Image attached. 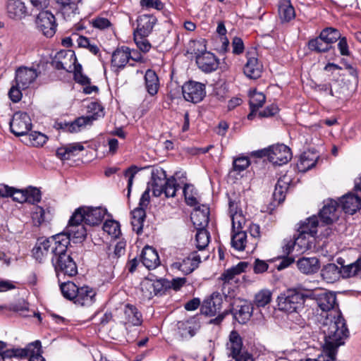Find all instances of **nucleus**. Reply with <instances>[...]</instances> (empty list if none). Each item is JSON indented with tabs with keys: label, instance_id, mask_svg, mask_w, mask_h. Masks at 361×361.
<instances>
[{
	"label": "nucleus",
	"instance_id": "1",
	"mask_svg": "<svg viewBox=\"0 0 361 361\" xmlns=\"http://www.w3.org/2000/svg\"><path fill=\"white\" fill-rule=\"evenodd\" d=\"M324 334V344L322 353L317 359L306 361H335L338 348L344 344V339L348 337L349 331L341 312L327 314L321 326Z\"/></svg>",
	"mask_w": 361,
	"mask_h": 361
},
{
	"label": "nucleus",
	"instance_id": "2",
	"mask_svg": "<svg viewBox=\"0 0 361 361\" xmlns=\"http://www.w3.org/2000/svg\"><path fill=\"white\" fill-rule=\"evenodd\" d=\"M106 209L102 207H81L75 210L71 216L66 231L76 242H82L86 237L87 231L83 225H99L104 219Z\"/></svg>",
	"mask_w": 361,
	"mask_h": 361
},
{
	"label": "nucleus",
	"instance_id": "3",
	"mask_svg": "<svg viewBox=\"0 0 361 361\" xmlns=\"http://www.w3.org/2000/svg\"><path fill=\"white\" fill-rule=\"evenodd\" d=\"M71 240L77 243L76 239H73V237L71 236L66 231L63 238L61 240V243L58 245L59 247H61L60 251L57 250L54 257H51V264L58 276L63 274L73 276L78 273L76 263L68 252V246Z\"/></svg>",
	"mask_w": 361,
	"mask_h": 361
},
{
	"label": "nucleus",
	"instance_id": "4",
	"mask_svg": "<svg viewBox=\"0 0 361 361\" xmlns=\"http://www.w3.org/2000/svg\"><path fill=\"white\" fill-rule=\"evenodd\" d=\"M66 234V229L63 232L52 235L48 238H39L32 249V255L36 260L42 262L47 257H54L57 250L60 251L61 240L63 238Z\"/></svg>",
	"mask_w": 361,
	"mask_h": 361
},
{
	"label": "nucleus",
	"instance_id": "5",
	"mask_svg": "<svg viewBox=\"0 0 361 361\" xmlns=\"http://www.w3.org/2000/svg\"><path fill=\"white\" fill-rule=\"evenodd\" d=\"M152 190L155 197L164 194L166 197H173L179 187L174 177L166 178L164 171L152 173Z\"/></svg>",
	"mask_w": 361,
	"mask_h": 361
},
{
	"label": "nucleus",
	"instance_id": "6",
	"mask_svg": "<svg viewBox=\"0 0 361 361\" xmlns=\"http://www.w3.org/2000/svg\"><path fill=\"white\" fill-rule=\"evenodd\" d=\"M307 295L296 290H288L278 296L279 310L287 313L298 312L303 308Z\"/></svg>",
	"mask_w": 361,
	"mask_h": 361
},
{
	"label": "nucleus",
	"instance_id": "7",
	"mask_svg": "<svg viewBox=\"0 0 361 361\" xmlns=\"http://www.w3.org/2000/svg\"><path fill=\"white\" fill-rule=\"evenodd\" d=\"M88 112L91 114L85 116H81L75 119L73 122L66 125V129L69 133H77L87 126L92 125L93 121L104 116V109L97 102H91L88 106Z\"/></svg>",
	"mask_w": 361,
	"mask_h": 361
},
{
	"label": "nucleus",
	"instance_id": "8",
	"mask_svg": "<svg viewBox=\"0 0 361 361\" xmlns=\"http://www.w3.org/2000/svg\"><path fill=\"white\" fill-rule=\"evenodd\" d=\"M226 350L228 358V361H254L250 354L243 350L241 337L235 331L231 332Z\"/></svg>",
	"mask_w": 361,
	"mask_h": 361
},
{
	"label": "nucleus",
	"instance_id": "9",
	"mask_svg": "<svg viewBox=\"0 0 361 361\" xmlns=\"http://www.w3.org/2000/svg\"><path fill=\"white\" fill-rule=\"evenodd\" d=\"M9 126L11 132L15 135H25L32 128L30 117L27 113L16 112L10 121Z\"/></svg>",
	"mask_w": 361,
	"mask_h": 361
},
{
	"label": "nucleus",
	"instance_id": "10",
	"mask_svg": "<svg viewBox=\"0 0 361 361\" xmlns=\"http://www.w3.org/2000/svg\"><path fill=\"white\" fill-rule=\"evenodd\" d=\"M36 25L39 31L45 37H51L56 32V23L54 16L48 11H42L37 16Z\"/></svg>",
	"mask_w": 361,
	"mask_h": 361
},
{
	"label": "nucleus",
	"instance_id": "11",
	"mask_svg": "<svg viewBox=\"0 0 361 361\" xmlns=\"http://www.w3.org/2000/svg\"><path fill=\"white\" fill-rule=\"evenodd\" d=\"M182 93L186 101L198 103L206 94L205 87L200 82L190 80L182 86Z\"/></svg>",
	"mask_w": 361,
	"mask_h": 361
},
{
	"label": "nucleus",
	"instance_id": "12",
	"mask_svg": "<svg viewBox=\"0 0 361 361\" xmlns=\"http://www.w3.org/2000/svg\"><path fill=\"white\" fill-rule=\"evenodd\" d=\"M307 295L308 298H314L318 307L324 312L331 311L337 305L336 294L332 292L322 290L312 292Z\"/></svg>",
	"mask_w": 361,
	"mask_h": 361
},
{
	"label": "nucleus",
	"instance_id": "13",
	"mask_svg": "<svg viewBox=\"0 0 361 361\" xmlns=\"http://www.w3.org/2000/svg\"><path fill=\"white\" fill-rule=\"evenodd\" d=\"M292 158L290 149L283 145L277 144L269 147V161L276 165L288 163Z\"/></svg>",
	"mask_w": 361,
	"mask_h": 361
},
{
	"label": "nucleus",
	"instance_id": "14",
	"mask_svg": "<svg viewBox=\"0 0 361 361\" xmlns=\"http://www.w3.org/2000/svg\"><path fill=\"white\" fill-rule=\"evenodd\" d=\"M200 262V255L197 252H193L182 260L173 262L171 264V269L180 271L183 274L187 275L192 272Z\"/></svg>",
	"mask_w": 361,
	"mask_h": 361
},
{
	"label": "nucleus",
	"instance_id": "15",
	"mask_svg": "<svg viewBox=\"0 0 361 361\" xmlns=\"http://www.w3.org/2000/svg\"><path fill=\"white\" fill-rule=\"evenodd\" d=\"M130 56V48L123 46L116 49L111 55V70L118 75L129 63Z\"/></svg>",
	"mask_w": 361,
	"mask_h": 361
},
{
	"label": "nucleus",
	"instance_id": "16",
	"mask_svg": "<svg viewBox=\"0 0 361 361\" xmlns=\"http://www.w3.org/2000/svg\"><path fill=\"white\" fill-rule=\"evenodd\" d=\"M247 267L246 262H241L236 266L226 270L220 277V280L223 281L222 289L225 290L227 287L230 289L228 287L230 285H235L238 281V276L245 270Z\"/></svg>",
	"mask_w": 361,
	"mask_h": 361
},
{
	"label": "nucleus",
	"instance_id": "17",
	"mask_svg": "<svg viewBox=\"0 0 361 361\" xmlns=\"http://www.w3.org/2000/svg\"><path fill=\"white\" fill-rule=\"evenodd\" d=\"M223 298L218 292H214L209 298L204 300L201 306V312L208 316H214L220 312Z\"/></svg>",
	"mask_w": 361,
	"mask_h": 361
},
{
	"label": "nucleus",
	"instance_id": "18",
	"mask_svg": "<svg viewBox=\"0 0 361 361\" xmlns=\"http://www.w3.org/2000/svg\"><path fill=\"white\" fill-rule=\"evenodd\" d=\"M38 76L37 71L34 68L20 67L16 71V77L13 82L25 90L36 80Z\"/></svg>",
	"mask_w": 361,
	"mask_h": 361
},
{
	"label": "nucleus",
	"instance_id": "19",
	"mask_svg": "<svg viewBox=\"0 0 361 361\" xmlns=\"http://www.w3.org/2000/svg\"><path fill=\"white\" fill-rule=\"evenodd\" d=\"M121 322L126 329L132 326H140L142 323V314L135 306L126 304L123 309Z\"/></svg>",
	"mask_w": 361,
	"mask_h": 361
},
{
	"label": "nucleus",
	"instance_id": "20",
	"mask_svg": "<svg viewBox=\"0 0 361 361\" xmlns=\"http://www.w3.org/2000/svg\"><path fill=\"white\" fill-rule=\"evenodd\" d=\"M56 1L60 5L61 13L66 20L71 21L80 18L78 15L79 14L78 4L81 0H56Z\"/></svg>",
	"mask_w": 361,
	"mask_h": 361
},
{
	"label": "nucleus",
	"instance_id": "21",
	"mask_svg": "<svg viewBox=\"0 0 361 361\" xmlns=\"http://www.w3.org/2000/svg\"><path fill=\"white\" fill-rule=\"evenodd\" d=\"M157 21L156 17L153 15L144 14L140 16L137 19V27L133 33L149 36L152 32Z\"/></svg>",
	"mask_w": 361,
	"mask_h": 361
},
{
	"label": "nucleus",
	"instance_id": "22",
	"mask_svg": "<svg viewBox=\"0 0 361 361\" xmlns=\"http://www.w3.org/2000/svg\"><path fill=\"white\" fill-rule=\"evenodd\" d=\"M96 290L87 286L80 287L74 303L80 306L89 307L96 301Z\"/></svg>",
	"mask_w": 361,
	"mask_h": 361
},
{
	"label": "nucleus",
	"instance_id": "23",
	"mask_svg": "<svg viewBox=\"0 0 361 361\" xmlns=\"http://www.w3.org/2000/svg\"><path fill=\"white\" fill-rule=\"evenodd\" d=\"M338 203L334 200L326 202L319 212V216L323 224H331L338 218L337 212Z\"/></svg>",
	"mask_w": 361,
	"mask_h": 361
},
{
	"label": "nucleus",
	"instance_id": "24",
	"mask_svg": "<svg viewBox=\"0 0 361 361\" xmlns=\"http://www.w3.org/2000/svg\"><path fill=\"white\" fill-rule=\"evenodd\" d=\"M198 67L204 72L210 73L217 69L219 63L216 56L210 52H204L196 57Z\"/></svg>",
	"mask_w": 361,
	"mask_h": 361
},
{
	"label": "nucleus",
	"instance_id": "25",
	"mask_svg": "<svg viewBox=\"0 0 361 361\" xmlns=\"http://www.w3.org/2000/svg\"><path fill=\"white\" fill-rule=\"evenodd\" d=\"M247 61L245 63L243 72L250 79H257L261 76L262 65L255 56H250V52L247 54Z\"/></svg>",
	"mask_w": 361,
	"mask_h": 361
},
{
	"label": "nucleus",
	"instance_id": "26",
	"mask_svg": "<svg viewBox=\"0 0 361 361\" xmlns=\"http://www.w3.org/2000/svg\"><path fill=\"white\" fill-rule=\"evenodd\" d=\"M53 214L51 208L44 209L40 206L35 207L31 214L32 221L35 226H40L47 222H49Z\"/></svg>",
	"mask_w": 361,
	"mask_h": 361
},
{
	"label": "nucleus",
	"instance_id": "27",
	"mask_svg": "<svg viewBox=\"0 0 361 361\" xmlns=\"http://www.w3.org/2000/svg\"><path fill=\"white\" fill-rule=\"evenodd\" d=\"M141 259L143 265L148 269H154L160 264L157 252L149 246H146L143 248L141 254Z\"/></svg>",
	"mask_w": 361,
	"mask_h": 361
},
{
	"label": "nucleus",
	"instance_id": "28",
	"mask_svg": "<svg viewBox=\"0 0 361 361\" xmlns=\"http://www.w3.org/2000/svg\"><path fill=\"white\" fill-rule=\"evenodd\" d=\"M209 208L202 205V208H197L191 215V220L195 228H203L209 224Z\"/></svg>",
	"mask_w": 361,
	"mask_h": 361
},
{
	"label": "nucleus",
	"instance_id": "29",
	"mask_svg": "<svg viewBox=\"0 0 361 361\" xmlns=\"http://www.w3.org/2000/svg\"><path fill=\"white\" fill-rule=\"evenodd\" d=\"M340 203L345 213L353 214L360 209L361 199L353 194H348L341 198Z\"/></svg>",
	"mask_w": 361,
	"mask_h": 361
},
{
	"label": "nucleus",
	"instance_id": "30",
	"mask_svg": "<svg viewBox=\"0 0 361 361\" xmlns=\"http://www.w3.org/2000/svg\"><path fill=\"white\" fill-rule=\"evenodd\" d=\"M298 269L305 274H312L320 268L319 261L317 257H302L297 261Z\"/></svg>",
	"mask_w": 361,
	"mask_h": 361
},
{
	"label": "nucleus",
	"instance_id": "31",
	"mask_svg": "<svg viewBox=\"0 0 361 361\" xmlns=\"http://www.w3.org/2000/svg\"><path fill=\"white\" fill-rule=\"evenodd\" d=\"M319 159V155L311 150L304 152L297 164L299 171L305 172L313 168Z\"/></svg>",
	"mask_w": 361,
	"mask_h": 361
},
{
	"label": "nucleus",
	"instance_id": "32",
	"mask_svg": "<svg viewBox=\"0 0 361 361\" xmlns=\"http://www.w3.org/2000/svg\"><path fill=\"white\" fill-rule=\"evenodd\" d=\"M7 12L11 18L21 19L27 15V8L21 0H8Z\"/></svg>",
	"mask_w": 361,
	"mask_h": 361
},
{
	"label": "nucleus",
	"instance_id": "33",
	"mask_svg": "<svg viewBox=\"0 0 361 361\" xmlns=\"http://www.w3.org/2000/svg\"><path fill=\"white\" fill-rule=\"evenodd\" d=\"M131 224L133 230L137 234L142 232L143 225L146 217L145 209L137 207L131 212Z\"/></svg>",
	"mask_w": 361,
	"mask_h": 361
},
{
	"label": "nucleus",
	"instance_id": "34",
	"mask_svg": "<svg viewBox=\"0 0 361 361\" xmlns=\"http://www.w3.org/2000/svg\"><path fill=\"white\" fill-rule=\"evenodd\" d=\"M145 84L147 92L152 95H155L159 88V78L154 71L148 69L145 74Z\"/></svg>",
	"mask_w": 361,
	"mask_h": 361
},
{
	"label": "nucleus",
	"instance_id": "35",
	"mask_svg": "<svg viewBox=\"0 0 361 361\" xmlns=\"http://www.w3.org/2000/svg\"><path fill=\"white\" fill-rule=\"evenodd\" d=\"M343 267L339 268L335 264H328L322 269L321 275L326 281L332 283L338 280L341 274L343 275Z\"/></svg>",
	"mask_w": 361,
	"mask_h": 361
},
{
	"label": "nucleus",
	"instance_id": "36",
	"mask_svg": "<svg viewBox=\"0 0 361 361\" xmlns=\"http://www.w3.org/2000/svg\"><path fill=\"white\" fill-rule=\"evenodd\" d=\"M318 227H319L318 216L314 215L300 224L298 232L309 235L310 238L312 236L315 238Z\"/></svg>",
	"mask_w": 361,
	"mask_h": 361
},
{
	"label": "nucleus",
	"instance_id": "37",
	"mask_svg": "<svg viewBox=\"0 0 361 361\" xmlns=\"http://www.w3.org/2000/svg\"><path fill=\"white\" fill-rule=\"evenodd\" d=\"M8 310L18 312L23 317H37L40 319L39 314L35 312L34 310H30L28 303L24 299L11 304Z\"/></svg>",
	"mask_w": 361,
	"mask_h": 361
},
{
	"label": "nucleus",
	"instance_id": "38",
	"mask_svg": "<svg viewBox=\"0 0 361 361\" xmlns=\"http://www.w3.org/2000/svg\"><path fill=\"white\" fill-rule=\"evenodd\" d=\"M298 233V235L294 238L296 251L298 252H304L312 249L314 244L315 238L313 236L310 238L309 235L301 232Z\"/></svg>",
	"mask_w": 361,
	"mask_h": 361
},
{
	"label": "nucleus",
	"instance_id": "39",
	"mask_svg": "<svg viewBox=\"0 0 361 361\" xmlns=\"http://www.w3.org/2000/svg\"><path fill=\"white\" fill-rule=\"evenodd\" d=\"M279 13L282 21L288 22L295 16V9L289 1H283L279 6Z\"/></svg>",
	"mask_w": 361,
	"mask_h": 361
},
{
	"label": "nucleus",
	"instance_id": "40",
	"mask_svg": "<svg viewBox=\"0 0 361 361\" xmlns=\"http://www.w3.org/2000/svg\"><path fill=\"white\" fill-rule=\"evenodd\" d=\"M252 315L251 307L250 305L244 302L243 304L237 306V308L233 312L234 318L240 323L245 324L250 319Z\"/></svg>",
	"mask_w": 361,
	"mask_h": 361
},
{
	"label": "nucleus",
	"instance_id": "41",
	"mask_svg": "<svg viewBox=\"0 0 361 361\" xmlns=\"http://www.w3.org/2000/svg\"><path fill=\"white\" fill-rule=\"evenodd\" d=\"M231 245L238 251H243L245 248L247 243V234L244 231H232Z\"/></svg>",
	"mask_w": 361,
	"mask_h": 361
},
{
	"label": "nucleus",
	"instance_id": "42",
	"mask_svg": "<svg viewBox=\"0 0 361 361\" xmlns=\"http://www.w3.org/2000/svg\"><path fill=\"white\" fill-rule=\"evenodd\" d=\"M60 55L64 56V59H68L69 61V63L67 61H57L56 63V68L57 69H63L68 72L73 71V68L77 62V58L73 51H66L65 53H61Z\"/></svg>",
	"mask_w": 361,
	"mask_h": 361
},
{
	"label": "nucleus",
	"instance_id": "43",
	"mask_svg": "<svg viewBox=\"0 0 361 361\" xmlns=\"http://www.w3.org/2000/svg\"><path fill=\"white\" fill-rule=\"evenodd\" d=\"M343 276L350 278L358 276L361 278V256L353 263L343 267Z\"/></svg>",
	"mask_w": 361,
	"mask_h": 361
},
{
	"label": "nucleus",
	"instance_id": "44",
	"mask_svg": "<svg viewBox=\"0 0 361 361\" xmlns=\"http://www.w3.org/2000/svg\"><path fill=\"white\" fill-rule=\"evenodd\" d=\"M32 345H27L25 348H12L7 350H2L0 351V355L3 357V360L5 361L6 358L16 357H26L27 352L30 350V348Z\"/></svg>",
	"mask_w": 361,
	"mask_h": 361
},
{
	"label": "nucleus",
	"instance_id": "45",
	"mask_svg": "<svg viewBox=\"0 0 361 361\" xmlns=\"http://www.w3.org/2000/svg\"><path fill=\"white\" fill-rule=\"evenodd\" d=\"M216 32L220 36L221 45L216 48V50L221 54H225L229 47V41L226 37L227 30L223 22H219L216 27Z\"/></svg>",
	"mask_w": 361,
	"mask_h": 361
},
{
	"label": "nucleus",
	"instance_id": "46",
	"mask_svg": "<svg viewBox=\"0 0 361 361\" xmlns=\"http://www.w3.org/2000/svg\"><path fill=\"white\" fill-rule=\"evenodd\" d=\"M308 47L310 50L318 53L328 51L332 48L331 45H329L324 39L322 38L321 35L315 39L309 41Z\"/></svg>",
	"mask_w": 361,
	"mask_h": 361
},
{
	"label": "nucleus",
	"instance_id": "47",
	"mask_svg": "<svg viewBox=\"0 0 361 361\" xmlns=\"http://www.w3.org/2000/svg\"><path fill=\"white\" fill-rule=\"evenodd\" d=\"M60 288L64 298L74 301L75 295H77V293L80 288L73 282L68 281L61 283Z\"/></svg>",
	"mask_w": 361,
	"mask_h": 361
},
{
	"label": "nucleus",
	"instance_id": "48",
	"mask_svg": "<svg viewBox=\"0 0 361 361\" xmlns=\"http://www.w3.org/2000/svg\"><path fill=\"white\" fill-rule=\"evenodd\" d=\"M178 332L182 338H190L195 334V331L189 321L178 322Z\"/></svg>",
	"mask_w": 361,
	"mask_h": 361
},
{
	"label": "nucleus",
	"instance_id": "49",
	"mask_svg": "<svg viewBox=\"0 0 361 361\" xmlns=\"http://www.w3.org/2000/svg\"><path fill=\"white\" fill-rule=\"evenodd\" d=\"M197 233L195 235V240H196V246L200 250H204L206 247H207L209 243V233L205 229L203 228H196Z\"/></svg>",
	"mask_w": 361,
	"mask_h": 361
},
{
	"label": "nucleus",
	"instance_id": "50",
	"mask_svg": "<svg viewBox=\"0 0 361 361\" xmlns=\"http://www.w3.org/2000/svg\"><path fill=\"white\" fill-rule=\"evenodd\" d=\"M266 97L262 92L254 91L250 97V108L252 111H257L265 102Z\"/></svg>",
	"mask_w": 361,
	"mask_h": 361
},
{
	"label": "nucleus",
	"instance_id": "51",
	"mask_svg": "<svg viewBox=\"0 0 361 361\" xmlns=\"http://www.w3.org/2000/svg\"><path fill=\"white\" fill-rule=\"evenodd\" d=\"M320 35H322V38H324L326 43L331 46L332 44L338 40L341 37L339 31L332 27H327L324 29L321 32Z\"/></svg>",
	"mask_w": 361,
	"mask_h": 361
},
{
	"label": "nucleus",
	"instance_id": "52",
	"mask_svg": "<svg viewBox=\"0 0 361 361\" xmlns=\"http://www.w3.org/2000/svg\"><path fill=\"white\" fill-rule=\"evenodd\" d=\"M29 345H32V347L30 348V350L27 352V357H29V361H45L41 355V343L39 341H36Z\"/></svg>",
	"mask_w": 361,
	"mask_h": 361
},
{
	"label": "nucleus",
	"instance_id": "53",
	"mask_svg": "<svg viewBox=\"0 0 361 361\" xmlns=\"http://www.w3.org/2000/svg\"><path fill=\"white\" fill-rule=\"evenodd\" d=\"M271 293L269 290H262L255 297V304L258 307H264L271 301Z\"/></svg>",
	"mask_w": 361,
	"mask_h": 361
},
{
	"label": "nucleus",
	"instance_id": "54",
	"mask_svg": "<svg viewBox=\"0 0 361 361\" xmlns=\"http://www.w3.org/2000/svg\"><path fill=\"white\" fill-rule=\"evenodd\" d=\"M103 230L114 238H118L121 234L120 224L115 220H106L103 225Z\"/></svg>",
	"mask_w": 361,
	"mask_h": 361
},
{
	"label": "nucleus",
	"instance_id": "55",
	"mask_svg": "<svg viewBox=\"0 0 361 361\" xmlns=\"http://www.w3.org/2000/svg\"><path fill=\"white\" fill-rule=\"evenodd\" d=\"M79 39L78 47L85 48L94 55H97L99 53V48L97 44L89 38L80 35Z\"/></svg>",
	"mask_w": 361,
	"mask_h": 361
},
{
	"label": "nucleus",
	"instance_id": "56",
	"mask_svg": "<svg viewBox=\"0 0 361 361\" xmlns=\"http://www.w3.org/2000/svg\"><path fill=\"white\" fill-rule=\"evenodd\" d=\"M30 144L33 147H42L47 141L48 137L43 133L34 131L28 135Z\"/></svg>",
	"mask_w": 361,
	"mask_h": 361
},
{
	"label": "nucleus",
	"instance_id": "57",
	"mask_svg": "<svg viewBox=\"0 0 361 361\" xmlns=\"http://www.w3.org/2000/svg\"><path fill=\"white\" fill-rule=\"evenodd\" d=\"M147 37L148 36H142L140 34L133 33L134 42L137 47L144 53L148 52L152 47L151 44L147 39Z\"/></svg>",
	"mask_w": 361,
	"mask_h": 361
},
{
	"label": "nucleus",
	"instance_id": "58",
	"mask_svg": "<svg viewBox=\"0 0 361 361\" xmlns=\"http://www.w3.org/2000/svg\"><path fill=\"white\" fill-rule=\"evenodd\" d=\"M153 281L145 279L140 283V290L145 299H150L154 295Z\"/></svg>",
	"mask_w": 361,
	"mask_h": 361
},
{
	"label": "nucleus",
	"instance_id": "59",
	"mask_svg": "<svg viewBox=\"0 0 361 361\" xmlns=\"http://www.w3.org/2000/svg\"><path fill=\"white\" fill-rule=\"evenodd\" d=\"M194 187L189 184H185L183 190L185 202L190 206H195L197 204V200L194 195Z\"/></svg>",
	"mask_w": 361,
	"mask_h": 361
},
{
	"label": "nucleus",
	"instance_id": "60",
	"mask_svg": "<svg viewBox=\"0 0 361 361\" xmlns=\"http://www.w3.org/2000/svg\"><path fill=\"white\" fill-rule=\"evenodd\" d=\"M228 212L230 216L241 212L239 208V197L235 194L228 195Z\"/></svg>",
	"mask_w": 361,
	"mask_h": 361
},
{
	"label": "nucleus",
	"instance_id": "61",
	"mask_svg": "<svg viewBox=\"0 0 361 361\" xmlns=\"http://www.w3.org/2000/svg\"><path fill=\"white\" fill-rule=\"evenodd\" d=\"M250 165V160L247 157H238L233 161V170L237 173L245 171Z\"/></svg>",
	"mask_w": 361,
	"mask_h": 361
},
{
	"label": "nucleus",
	"instance_id": "62",
	"mask_svg": "<svg viewBox=\"0 0 361 361\" xmlns=\"http://www.w3.org/2000/svg\"><path fill=\"white\" fill-rule=\"evenodd\" d=\"M27 202L31 204L38 203L41 200V192L39 189L33 187H29L26 189Z\"/></svg>",
	"mask_w": 361,
	"mask_h": 361
},
{
	"label": "nucleus",
	"instance_id": "63",
	"mask_svg": "<svg viewBox=\"0 0 361 361\" xmlns=\"http://www.w3.org/2000/svg\"><path fill=\"white\" fill-rule=\"evenodd\" d=\"M230 216L232 221V231H242V228L245 224V219L243 216L242 212L232 214V216Z\"/></svg>",
	"mask_w": 361,
	"mask_h": 361
},
{
	"label": "nucleus",
	"instance_id": "64",
	"mask_svg": "<svg viewBox=\"0 0 361 361\" xmlns=\"http://www.w3.org/2000/svg\"><path fill=\"white\" fill-rule=\"evenodd\" d=\"M23 89L19 87L18 85H17L16 83L13 82L11 87L10 88L9 91H8V97L10 98V99L14 102V103H16V102H18L21 99H22V96H23V94L21 92V90Z\"/></svg>",
	"mask_w": 361,
	"mask_h": 361
}]
</instances>
